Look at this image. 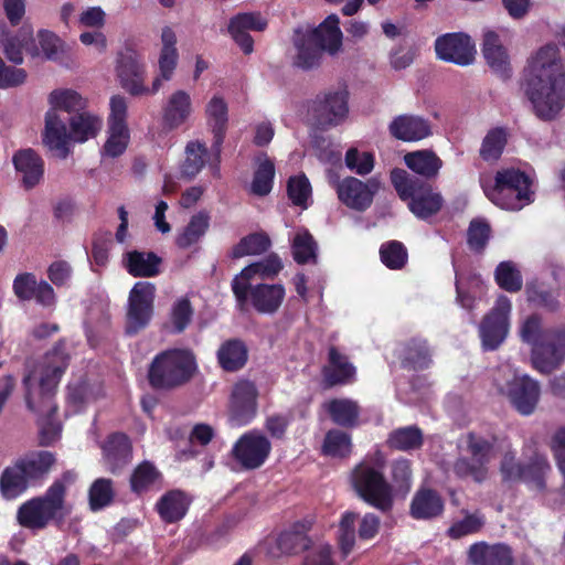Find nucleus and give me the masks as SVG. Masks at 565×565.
Masks as SVG:
<instances>
[{
  "label": "nucleus",
  "instance_id": "obj_1",
  "mask_svg": "<svg viewBox=\"0 0 565 565\" xmlns=\"http://www.w3.org/2000/svg\"><path fill=\"white\" fill-rule=\"evenodd\" d=\"M522 88L536 117L556 119L565 107V62L559 46L548 42L529 56Z\"/></svg>",
  "mask_w": 565,
  "mask_h": 565
},
{
  "label": "nucleus",
  "instance_id": "obj_2",
  "mask_svg": "<svg viewBox=\"0 0 565 565\" xmlns=\"http://www.w3.org/2000/svg\"><path fill=\"white\" fill-rule=\"evenodd\" d=\"M70 354L63 341L49 351L43 362L29 370L22 380L24 399L29 411L45 415L40 422V445H52L61 433V424L55 419L57 405L54 397L58 383L70 365Z\"/></svg>",
  "mask_w": 565,
  "mask_h": 565
},
{
  "label": "nucleus",
  "instance_id": "obj_3",
  "mask_svg": "<svg viewBox=\"0 0 565 565\" xmlns=\"http://www.w3.org/2000/svg\"><path fill=\"white\" fill-rule=\"evenodd\" d=\"M335 14L328 15L317 28L303 33L295 31L294 45L297 55L294 64L305 71L318 67L324 52L334 55L342 46V32Z\"/></svg>",
  "mask_w": 565,
  "mask_h": 565
},
{
  "label": "nucleus",
  "instance_id": "obj_4",
  "mask_svg": "<svg viewBox=\"0 0 565 565\" xmlns=\"http://www.w3.org/2000/svg\"><path fill=\"white\" fill-rule=\"evenodd\" d=\"M50 109L45 114V126L42 135L43 143L66 159L70 148L66 147L67 120L72 113H81L86 108V100L75 90L68 88L54 89L49 95Z\"/></svg>",
  "mask_w": 565,
  "mask_h": 565
},
{
  "label": "nucleus",
  "instance_id": "obj_5",
  "mask_svg": "<svg viewBox=\"0 0 565 565\" xmlns=\"http://www.w3.org/2000/svg\"><path fill=\"white\" fill-rule=\"evenodd\" d=\"M198 371L194 354L185 349H168L154 355L147 380L154 391L171 392L185 386Z\"/></svg>",
  "mask_w": 565,
  "mask_h": 565
},
{
  "label": "nucleus",
  "instance_id": "obj_6",
  "mask_svg": "<svg viewBox=\"0 0 565 565\" xmlns=\"http://www.w3.org/2000/svg\"><path fill=\"white\" fill-rule=\"evenodd\" d=\"M68 514L66 488L62 481H54L42 495L26 500L18 508L17 521L24 529L40 531L50 523H64Z\"/></svg>",
  "mask_w": 565,
  "mask_h": 565
},
{
  "label": "nucleus",
  "instance_id": "obj_7",
  "mask_svg": "<svg viewBox=\"0 0 565 565\" xmlns=\"http://www.w3.org/2000/svg\"><path fill=\"white\" fill-rule=\"evenodd\" d=\"M486 196L497 206L519 211L533 201L532 181L518 169H503L497 172L494 183L480 179Z\"/></svg>",
  "mask_w": 565,
  "mask_h": 565
},
{
  "label": "nucleus",
  "instance_id": "obj_8",
  "mask_svg": "<svg viewBox=\"0 0 565 565\" xmlns=\"http://www.w3.org/2000/svg\"><path fill=\"white\" fill-rule=\"evenodd\" d=\"M459 457L452 466L461 479L482 483L489 476V462L494 456V439L477 433H468L458 443Z\"/></svg>",
  "mask_w": 565,
  "mask_h": 565
},
{
  "label": "nucleus",
  "instance_id": "obj_9",
  "mask_svg": "<svg viewBox=\"0 0 565 565\" xmlns=\"http://www.w3.org/2000/svg\"><path fill=\"white\" fill-rule=\"evenodd\" d=\"M384 462V455L376 450L370 461H364L358 469L355 468V491L369 504L387 511L393 505L395 493L381 471Z\"/></svg>",
  "mask_w": 565,
  "mask_h": 565
},
{
  "label": "nucleus",
  "instance_id": "obj_10",
  "mask_svg": "<svg viewBox=\"0 0 565 565\" xmlns=\"http://www.w3.org/2000/svg\"><path fill=\"white\" fill-rule=\"evenodd\" d=\"M391 180L398 196L408 202V209L416 217L426 220L441 209L444 200L440 193L405 170L394 169Z\"/></svg>",
  "mask_w": 565,
  "mask_h": 565
},
{
  "label": "nucleus",
  "instance_id": "obj_11",
  "mask_svg": "<svg viewBox=\"0 0 565 565\" xmlns=\"http://www.w3.org/2000/svg\"><path fill=\"white\" fill-rule=\"evenodd\" d=\"M493 383L520 414L527 416L536 408L541 395L540 384L529 375L519 374L505 365L497 370Z\"/></svg>",
  "mask_w": 565,
  "mask_h": 565
},
{
  "label": "nucleus",
  "instance_id": "obj_12",
  "mask_svg": "<svg viewBox=\"0 0 565 565\" xmlns=\"http://www.w3.org/2000/svg\"><path fill=\"white\" fill-rule=\"evenodd\" d=\"M156 286L137 281L129 291L126 309L125 333L136 335L145 330L154 315Z\"/></svg>",
  "mask_w": 565,
  "mask_h": 565
},
{
  "label": "nucleus",
  "instance_id": "obj_13",
  "mask_svg": "<svg viewBox=\"0 0 565 565\" xmlns=\"http://www.w3.org/2000/svg\"><path fill=\"white\" fill-rule=\"evenodd\" d=\"M511 311V300L507 296L500 295L491 311L479 326L480 339L484 350H495L503 343L510 330Z\"/></svg>",
  "mask_w": 565,
  "mask_h": 565
},
{
  "label": "nucleus",
  "instance_id": "obj_14",
  "mask_svg": "<svg viewBox=\"0 0 565 565\" xmlns=\"http://www.w3.org/2000/svg\"><path fill=\"white\" fill-rule=\"evenodd\" d=\"M116 72L122 88L130 95L151 94V88L145 85L146 65L136 49L127 45L118 52Z\"/></svg>",
  "mask_w": 565,
  "mask_h": 565
},
{
  "label": "nucleus",
  "instance_id": "obj_15",
  "mask_svg": "<svg viewBox=\"0 0 565 565\" xmlns=\"http://www.w3.org/2000/svg\"><path fill=\"white\" fill-rule=\"evenodd\" d=\"M270 452V440L258 430H249L233 445L231 456L244 470H255L266 462Z\"/></svg>",
  "mask_w": 565,
  "mask_h": 565
},
{
  "label": "nucleus",
  "instance_id": "obj_16",
  "mask_svg": "<svg viewBox=\"0 0 565 565\" xmlns=\"http://www.w3.org/2000/svg\"><path fill=\"white\" fill-rule=\"evenodd\" d=\"M533 367L548 374L565 362V327L547 330L544 341L531 350Z\"/></svg>",
  "mask_w": 565,
  "mask_h": 565
},
{
  "label": "nucleus",
  "instance_id": "obj_17",
  "mask_svg": "<svg viewBox=\"0 0 565 565\" xmlns=\"http://www.w3.org/2000/svg\"><path fill=\"white\" fill-rule=\"evenodd\" d=\"M309 526L297 521L277 534L273 543H268L266 554L271 559L282 556H295L308 551L312 540L308 535Z\"/></svg>",
  "mask_w": 565,
  "mask_h": 565
},
{
  "label": "nucleus",
  "instance_id": "obj_18",
  "mask_svg": "<svg viewBox=\"0 0 565 565\" xmlns=\"http://www.w3.org/2000/svg\"><path fill=\"white\" fill-rule=\"evenodd\" d=\"M435 51L438 58L460 66L472 64L477 54L475 42L462 32L438 36L435 41Z\"/></svg>",
  "mask_w": 565,
  "mask_h": 565
},
{
  "label": "nucleus",
  "instance_id": "obj_19",
  "mask_svg": "<svg viewBox=\"0 0 565 565\" xmlns=\"http://www.w3.org/2000/svg\"><path fill=\"white\" fill-rule=\"evenodd\" d=\"M548 469L547 460L542 455H536L532 465L527 468H523L516 462L515 452L512 451L510 447H507L504 450L500 463V472L504 480L533 482L537 488L543 487V477Z\"/></svg>",
  "mask_w": 565,
  "mask_h": 565
},
{
  "label": "nucleus",
  "instance_id": "obj_20",
  "mask_svg": "<svg viewBox=\"0 0 565 565\" xmlns=\"http://www.w3.org/2000/svg\"><path fill=\"white\" fill-rule=\"evenodd\" d=\"M349 93L335 90L318 95L312 106V115L316 122L322 129L339 125L349 113Z\"/></svg>",
  "mask_w": 565,
  "mask_h": 565
},
{
  "label": "nucleus",
  "instance_id": "obj_21",
  "mask_svg": "<svg viewBox=\"0 0 565 565\" xmlns=\"http://www.w3.org/2000/svg\"><path fill=\"white\" fill-rule=\"evenodd\" d=\"M258 391L248 380L238 381L231 394L230 419L237 426L249 424L257 413Z\"/></svg>",
  "mask_w": 565,
  "mask_h": 565
},
{
  "label": "nucleus",
  "instance_id": "obj_22",
  "mask_svg": "<svg viewBox=\"0 0 565 565\" xmlns=\"http://www.w3.org/2000/svg\"><path fill=\"white\" fill-rule=\"evenodd\" d=\"M227 105L222 97L214 96L206 105L207 125L213 134V142L211 145L212 160L210 166L218 171L221 161L222 145L227 130Z\"/></svg>",
  "mask_w": 565,
  "mask_h": 565
},
{
  "label": "nucleus",
  "instance_id": "obj_23",
  "mask_svg": "<svg viewBox=\"0 0 565 565\" xmlns=\"http://www.w3.org/2000/svg\"><path fill=\"white\" fill-rule=\"evenodd\" d=\"M267 25V20L259 12H244L231 18L227 30L244 54H250L254 40L248 31H264Z\"/></svg>",
  "mask_w": 565,
  "mask_h": 565
},
{
  "label": "nucleus",
  "instance_id": "obj_24",
  "mask_svg": "<svg viewBox=\"0 0 565 565\" xmlns=\"http://www.w3.org/2000/svg\"><path fill=\"white\" fill-rule=\"evenodd\" d=\"M13 291L17 298L22 301L35 299L43 307H50L55 302L53 287L45 280L38 282L35 275L32 273L17 275L13 280Z\"/></svg>",
  "mask_w": 565,
  "mask_h": 565
},
{
  "label": "nucleus",
  "instance_id": "obj_25",
  "mask_svg": "<svg viewBox=\"0 0 565 565\" xmlns=\"http://www.w3.org/2000/svg\"><path fill=\"white\" fill-rule=\"evenodd\" d=\"M161 42L162 47L158 60L159 75L152 82L151 94H156L161 88L162 81H170L173 77L179 61L177 35L172 28L162 29Z\"/></svg>",
  "mask_w": 565,
  "mask_h": 565
},
{
  "label": "nucleus",
  "instance_id": "obj_26",
  "mask_svg": "<svg viewBox=\"0 0 565 565\" xmlns=\"http://www.w3.org/2000/svg\"><path fill=\"white\" fill-rule=\"evenodd\" d=\"M192 114V99L183 89L173 92L162 106V126L174 130L184 125Z\"/></svg>",
  "mask_w": 565,
  "mask_h": 565
},
{
  "label": "nucleus",
  "instance_id": "obj_27",
  "mask_svg": "<svg viewBox=\"0 0 565 565\" xmlns=\"http://www.w3.org/2000/svg\"><path fill=\"white\" fill-rule=\"evenodd\" d=\"M102 449L105 465L114 475L119 472L131 459V443L124 433L109 435Z\"/></svg>",
  "mask_w": 565,
  "mask_h": 565
},
{
  "label": "nucleus",
  "instance_id": "obj_28",
  "mask_svg": "<svg viewBox=\"0 0 565 565\" xmlns=\"http://www.w3.org/2000/svg\"><path fill=\"white\" fill-rule=\"evenodd\" d=\"M15 170L22 173V184L26 190L40 183L44 174V161L39 153L31 149H20L12 157Z\"/></svg>",
  "mask_w": 565,
  "mask_h": 565
},
{
  "label": "nucleus",
  "instance_id": "obj_29",
  "mask_svg": "<svg viewBox=\"0 0 565 565\" xmlns=\"http://www.w3.org/2000/svg\"><path fill=\"white\" fill-rule=\"evenodd\" d=\"M388 130L396 139L407 142L418 141L431 135L430 124L426 119L414 115L395 117L391 121Z\"/></svg>",
  "mask_w": 565,
  "mask_h": 565
},
{
  "label": "nucleus",
  "instance_id": "obj_30",
  "mask_svg": "<svg viewBox=\"0 0 565 565\" xmlns=\"http://www.w3.org/2000/svg\"><path fill=\"white\" fill-rule=\"evenodd\" d=\"M286 296L281 284H257L250 290L252 307L262 315H274L280 308Z\"/></svg>",
  "mask_w": 565,
  "mask_h": 565
},
{
  "label": "nucleus",
  "instance_id": "obj_31",
  "mask_svg": "<svg viewBox=\"0 0 565 565\" xmlns=\"http://www.w3.org/2000/svg\"><path fill=\"white\" fill-rule=\"evenodd\" d=\"M322 382L321 385L324 390L332 388L348 382L353 375V365L348 361V358L339 352L335 347H330L328 352V363L321 370Z\"/></svg>",
  "mask_w": 565,
  "mask_h": 565
},
{
  "label": "nucleus",
  "instance_id": "obj_32",
  "mask_svg": "<svg viewBox=\"0 0 565 565\" xmlns=\"http://www.w3.org/2000/svg\"><path fill=\"white\" fill-rule=\"evenodd\" d=\"M191 504L190 497L180 489L167 491L156 503L160 519L167 524L181 521L188 513Z\"/></svg>",
  "mask_w": 565,
  "mask_h": 565
},
{
  "label": "nucleus",
  "instance_id": "obj_33",
  "mask_svg": "<svg viewBox=\"0 0 565 565\" xmlns=\"http://www.w3.org/2000/svg\"><path fill=\"white\" fill-rule=\"evenodd\" d=\"M482 54L488 65L498 73L505 74L510 66V56L502 44L501 34L497 30L483 31Z\"/></svg>",
  "mask_w": 565,
  "mask_h": 565
},
{
  "label": "nucleus",
  "instance_id": "obj_34",
  "mask_svg": "<svg viewBox=\"0 0 565 565\" xmlns=\"http://www.w3.org/2000/svg\"><path fill=\"white\" fill-rule=\"evenodd\" d=\"M220 367L230 373L242 370L248 361V348L238 338L225 340L216 351Z\"/></svg>",
  "mask_w": 565,
  "mask_h": 565
},
{
  "label": "nucleus",
  "instance_id": "obj_35",
  "mask_svg": "<svg viewBox=\"0 0 565 565\" xmlns=\"http://www.w3.org/2000/svg\"><path fill=\"white\" fill-rule=\"evenodd\" d=\"M161 482L162 473L148 460L140 462L129 478L130 490L137 497H143L153 490H159Z\"/></svg>",
  "mask_w": 565,
  "mask_h": 565
},
{
  "label": "nucleus",
  "instance_id": "obj_36",
  "mask_svg": "<svg viewBox=\"0 0 565 565\" xmlns=\"http://www.w3.org/2000/svg\"><path fill=\"white\" fill-rule=\"evenodd\" d=\"M55 461L56 458L53 452L41 450L24 458H20L15 462L22 470L29 483H31L44 479L54 466Z\"/></svg>",
  "mask_w": 565,
  "mask_h": 565
},
{
  "label": "nucleus",
  "instance_id": "obj_37",
  "mask_svg": "<svg viewBox=\"0 0 565 565\" xmlns=\"http://www.w3.org/2000/svg\"><path fill=\"white\" fill-rule=\"evenodd\" d=\"M469 559L475 565H511L512 555L503 544L476 543L469 550Z\"/></svg>",
  "mask_w": 565,
  "mask_h": 565
},
{
  "label": "nucleus",
  "instance_id": "obj_38",
  "mask_svg": "<svg viewBox=\"0 0 565 565\" xmlns=\"http://www.w3.org/2000/svg\"><path fill=\"white\" fill-rule=\"evenodd\" d=\"M162 258L153 252L131 250L126 254L127 271L134 277H156L160 274Z\"/></svg>",
  "mask_w": 565,
  "mask_h": 565
},
{
  "label": "nucleus",
  "instance_id": "obj_39",
  "mask_svg": "<svg viewBox=\"0 0 565 565\" xmlns=\"http://www.w3.org/2000/svg\"><path fill=\"white\" fill-rule=\"evenodd\" d=\"M456 301L467 310H471L476 303V296L482 291L483 281L480 275L469 273L462 274L455 270Z\"/></svg>",
  "mask_w": 565,
  "mask_h": 565
},
{
  "label": "nucleus",
  "instance_id": "obj_40",
  "mask_svg": "<svg viewBox=\"0 0 565 565\" xmlns=\"http://www.w3.org/2000/svg\"><path fill=\"white\" fill-rule=\"evenodd\" d=\"M2 45L6 57L17 65L23 62V51H36L31 26H22L15 35L7 36L2 41Z\"/></svg>",
  "mask_w": 565,
  "mask_h": 565
},
{
  "label": "nucleus",
  "instance_id": "obj_41",
  "mask_svg": "<svg viewBox=\"0 0 565 565\" xmlns=\"http://www.w3.org/2000/svg\"><path fill=\"white\" fill-rule=\"evenodd\" d=\"M70 131L67 130L66 147L68 141L85 142L89 138L96 137L100 130L102 120L88 113H78L68 118Z\"/></svg>",
  "mask_w": 565,
  "mask_h": 565
},
{
  "label": "nucleus",
  "instance_id": "obj_42",
  "mask_svg": "<svg viewBox=\"0 0 565 565\" xmlns=\"http://www.w3.org/2000/svg\"><path fill=\"white\" fill-rule=\"evenodd\" d=\"M211 216L202 210L192 215L183 231L175 237V244L181 249H188L196 244L209 231Z\"/></svg>",
  "mask_w": 565,
  "mask_h": 565
},
{
  "label": "nucleus",
  "instance_id": "obj_43",
  "mask_svg": "<svg viewBox=\"0 0 565 565\" xmlns=\"http://www.w3.org/2000/svg\"><path fill=\"white\" fill-rule=\"evenodd\" d=\"M30 483L23 475L22 470L14 462L3 469L0 476V494L4 500H14L23 494Z\"/></svg>",
  "mask_w": 565,
  "mask_h": 565
},
{
  "label": "nucleus",
  "instance_id": "obj_44",
  "mask_svg": "<svg viewBox=\"0 0 565 565\" xmlns=\"http://www.w3.org/2000/svg\"><path fill=\"white\" fill-rule=\"evenodd\" d=\"M256 161L257 167L250 183V193L263 198L268 195L273 190L276 173L275 163L266 153L257 157Z\"/></svg>",
  "mask_w": 565,
  "mask_h": 565
},
{
  "label": "nucleus",
  "instance_id": "obj_45",
  "mask_svg": "<svg viewBox=\"0 0 565 565\" xmlns=\"http://www.w3.org/2000/svg\"><path fill=\"white\" fill-rule=\"evenodd\" d=\"M405 164L415 173L425 178H434L438 174L443 161L433 151L418 150L404 157Z\"/></svg>",
  "mask_w": 565,
  "mask_h": 565
},
{
  "label": "nucleus",
  "instance_id": "obj_46",
  "mask_svg": "<svg viewBox=\"0 0 565 565\" xmlns=\"http://www.w3.org/2000/svg\"><path fill=\"white\" fill-rule=\"evenodd\" d=\"M443 508V501L436 492L422 489L412 501L411 512L415 519H430L439 515Z\"/></svg>",
  "mask_w": 565,
  "mask_h": 565
},
{
  "label": "nucleus",
  "instance_id": "obj_47",
  "mask_svg": "<svg viewBox=\"0 0 565 565\" xmlns=\"http://www.w3.org/2000/svg\"><path fill=\"white\" fill-rule=\"evenodd\" d=\"M508 142V131L503 127H494L484 135L479 154L482 160L493 163L497 162L503 153Z\"/></svg>",
  "mask_w": 565,
  "mask_h": 565
},
{
  "label": "nucleus",
  "instance_id": "obj_48",
  "mask_svg": "<svg viewBox=\"0 0 565 565\" xmlns=\"http://www.w3.org/2000/svg\"><path fill=\"white\" fill-rule=\"evenodd\" d=\"M271 245L269 236L264 232L248 234L239 239L231 250V257L238 259L244 256L266 253Z\"/></svg>",
  "mask_w": 565,
  "mask_h": 565
},
{
  "label": "nucleus",
  "instance_id": "obj_49",
  "mask_svg": "<svg viewBox=\"0 0 565 565\" xmlns=\"http://www.w3.org/2000/svg\"><path fill=\"white\" fill-rule=\"evenodd\" d=\"M318 245L308 230L298 232L291 243L294 260L299 265L317 263Z\"/></svg>",
  "mask_w": 565,
  "mask_h": 565
},
{
  "label": "nucleus",
  "instance_id": "obj_50",
  "mask_svg": "<svg viewBox=\"0 0 565 565\" xmlns=\"http://www.w3.org/2000/svg\"><path fill=\"white\" fill-rule=\"evenodd\" d=\"M115 499L114 481L108 478L96 479L88 489V503L93 512L110 505Z\"/></svg>",
  "mask_w": 565,
  "mask_h": 565
},
{
  "label": "nucleus",
  "instance_id": "obj_51",
  "mask_svg": "<svg viewBox=\"0 0 565 565\" xmlns=\"http://www.w3.org/2000/svg\"><path fill=\"white\" fill-rule=\"evenodd\" d=\"M423 443V433L416 426H407L393 430L388 438L387 444L390 447L408 451L420 447Z\"/></svg>",
  "mask_w": 565,
  "mask_h": 565
},
{
  "label": "nucleus",
  "instance_id": "obj_52",
  "mask_svg": "<svg viewBox=\"0 0 565 565\" xmlns=\"http://www.w3.org/2000/svg\"><path fill=\"white\" fill-rule=\"evenodd\" d=\"M494 278L500 288L516 292L523 286V279L518 265L511 260L501 262L494 271Z\"/></svg>",
  "mask_w": 565,
  "mask_h": 565
},
{
  "label": "nucleus",
  "instance_id": "obj_53",
  "mask_svg": "<svg viewBox=\"0 0 565 565\" xmlns=\"http://www.w3.org/2000/svg\"><path fill=\"white\" fill-rule=\"evenodd\" d=\"M186 158L182 171L188 177L196 175L207 162L209 150L205 143L191 141L185 148Z\"/></svg>",
  "mask_w": 565,
  "mask_h": 565
},
{
  "label": "nucleus",
  "instance_id": "obj_54",
  "mask_svg": "<svg viewBox=\"0 0 565 565\" xmlns=\"http://www.w3.org/2000/svg\"><path fill=\"white\" fill-rule=\"evenodd\" d=\"M391 478L395 495L405 497L412 488V469L407 459L398 458L391 463Z\"/></svg>",
  "mask_w": 565,
  "mask_h": 565
},
{
  "label": "nucleus",
  "instance_id": "obj_55",
  "mask_svg": "<svg viewBox=\"0 0 565 565\" xmlns=\"http://www.w3.org/2000/svg\"><path fill=\"white\" fill-rule=\"evenodd\" d=\"M351 450L350 435L339 429L329 430L323 440L322 452L330 457H347Z\"/></svg>",
  "mask_w": 565,
  "mask_h": 565
},
{
  "label": "nucleus",
  "instance_id": "obj_56",
  "mask_svg": "<svg viewBox=\"0 0 565 565\" xmlns=\"http://www.w3.org/2000/svg\"><path fill=\"white\" fill-rule=\"evenodd\" d=\"M282 269V263L277 254H270L263 260L252 263L242 269V276L262 279L274 278Z\"/></svg>",
  "mask_w": 565,
  "mask_h": 565
},
{
  "label": "nucleus",
  "instance_id": "obj_57",
  "mask_svg": "<svg viewBox=\"0 0 565 565\" xmlns=\"http://www.w3.org/2000/svg\"><path fill=\"white\" fill-rule=\"evenodd\" d=\"M431 362L430 351L423 339H413L406 347L404 363L414 370L428 367Z\"/></svg>",
  "mask_w": 565,
  "mask_h": 565
},
{
  "label": "nucleus",
  "instance_id": "obj_58",
  "mask_svg": "<svg viewBox=\"0 0 565 565\" xmlns=\"http://www.w3.org/2000/svg\"><path fill=\"white\" fill-rule=\"evenodd\" d=\"M547 330L543 329L542 318L539 315L526 317L519 327V335L522 342L529 344L531 350L545 339Z\"/></svg>",
  "mask_w": 565,
  "mask_h": 565
},
{
  "label": "nucleus",
  "instance_id": "obj_59",
  "mask_svg": "<svg viewBox=\"0 0 565 565\" xmlns=\"http://www.w3.org/2000/svg\"><path fill=\"white\" fill-rule=\"evenodd\" d=\"M331 420L342 427L353 426V401L333 398L323 404Z\"/></svg>",
  "mask_w": 565,
  "mask_h": 565
},
{
  "label": "nucleus",
  "instance_id": "obj_60",
  "mask_svg": "<svg viewBox=\"0 0 565 565\" xmlns=\"http://www.w3.org/2000/svg\"><path fill=\"white\" fill-rule=\"evenodd\" d=\"M194 315V309L191 301L182 297L178 299L170 312V321L174 333H182L191 323Z\"/></svg>",
  "mask_w": 565,
  "mask_h": 565
},
{
  "label": "nucleus",
  "instance_id": "obj_61",
  "mask_svg": "<svg viewBox=\"0 0 565 565\" xmlns=\"http://www.w3.org/2000/svg\"><path fill=\"white\" fill-rule=\"evenodd\" d=\"M525 291L530 302L547 308L548 310H555L557 308V294L537 281L529 282Z\"/></svg>",
  "mask_w": 565,
  "mask_h": 565
},
{
  "label": "nucleus",
  "instance_id": "obj_62",
  "mask_svg": "<svg viewBox=\"0 0 565 565\" xmlns=\"http://www.w3.org/2000/svg\"><path fill=\"white\" fill-rule=\"evenodd\" d=\"M341 169L342 166L340 164L328 171L329 182L335 189L338 199L348 207L353 209V177L341 180V174L338 171Z\"/></svg>",
  "mask_w": 565,
  "mask_h": 565
},
{
  "label": "nucleus",
  "instance_id": "obj_63",
  "mask_svg": "<svg viewBox=\"0 0 565 565\" xmlns=\"http://www.w3.org/2000/svg\"><path fill=\"white\" fill-rule=\"evenodd\" d=\"M287 194L294 205L306 209L311 194V185L305 174L290 177L287 182Z\"/></svg>",
  "mask_w": 565,
  "mask_h": 565
},
{
  "label": "nucleus",
  "instance_id": "obj_64",
  "mask_svg": "<svg viewBox=\"0 0 565 565\" xmlns=\"http://www.w3.org/2000/svg\"><path fill=\"white\" fill-rule=\"evenodd\" d=\"M381 260L391 269L402 268L407 260V252L404 245L397 241L385 243L380 249Z\"/></svg>",
  "mask_w": 565,
  "mask_h": 565
}]
</instances>
